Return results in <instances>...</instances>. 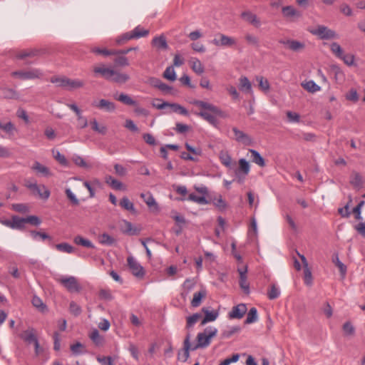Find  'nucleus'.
<instances>
[{"label":"nucleus","instance_id":"nucleus-1","mask_svg":"<svg viewBox=\"0 0 365 365\" xmlns=\"http://www.w3.org/2000/svg\"><path fill=\"white\" fill-rule=\"evenodd\" d=\"M192 104L203 109V110L197 113V115L212 125L216 126L217 124L215 115L223 116L222 110L212 103L203 101L194 100L192 101Z\"/></svg>","mask_w":365,"mask_h":365},{"label":"nucleus","instance_id":"nucleus-2","mask_svg":"<svg viewBox=\"0 0 365 365\" xmlns=\"http://www.w3.org/2000/svg\"><path fill=\"white\" fill-rule=\"evenodd\" d=\"M217 333V329L215 327H208L205 328L203 332L197 334V344L192 348V350L208 346L210 344L211 339L215 336Z\"/></svg>","mask_w":365,"mask_h":365},{"label":"nucleus","instance_id":"nucleus-3","mask_svg":"<svg viewBox=\"0 0 365 365\" xmlns=\"http://www.w3.org/2000/svg\"><path fill=\"white\" fill-rule=\"evenodd\" d=\"M24 185L33 194L44 200L48 199L50 191L44 185H38L36 180H25Z\"/></svg>","mask_w":365,"mask_h":365},{"label":"nucleus","instance_id":"nucleus-4","mask_svg":"<svg viewBox=\"0 0 365 365\" xmlns=\"http://www.w3.org/2000/svg\"><path fill=\"white\" fill-rule=\"evenodd\" d=\"M58 282L63 286L69 292H79L82 287L77 279L73 276H63L58 279Z\"/></svg>","mask_w":365,"mask_h":365},{"label":"nucleus","instance_id":"nucleus-5","mask_svg":"<svg viewBox=\"0 0 365 365\" xmlns=\"http://www.w3.org/2000/svg\"><path fill=\"white\" fill-rule=\"evenodd\" d=\"M13 77L19 78L21 80H29L40 78L43 76V73L40 69L33 68L29 71H17L11 73Z\"/></svg>","mask_w":365,"mask_h":365},{"label":"nucleus","instance_id":"nucleus-6","mask_svg":"<svg viewBox=\"0 0 365 365\" xmlns=\"http://www.w3.org/2000/svg\"><path fill=\"white\" fill-rule=\"evenodd\" d=\"M312 34L318 36L321 39H334L338 38V35L336 32L325 26H319L312 31Z\"/></svg>","mask_w":365,"mask_h":365},{"label":"nucleus","instance_id":"nucleus-7","mask_svg":"<svg viewBox=\"0 0 365 365\" xmlns=\"http://www.w3.org/2000/svg\"><path fill=\"white\" fill-rule=\"evenodd\" d=\"M219 38H214L212 43L217 46L231 47L236 45L237 41L234 38L226 36L223 34H218Z\"/></svg>","mask_w":365,"mask_h":365},{"label":"nucleus","instance_id":"nucleus-8","mask_svg":"<svg viewBox=\"0 0 365 365\" xmlns=\"http://www.w3.org/2000/svg\"><path fill=\"white\" fill-rule=\"evenodd\" d=\"M128 265L132 274L136 277H143L144 275L143 267L132 256L127 259Z\"/></svg>","mask_w":365,"mask_h":365},{"label":"nucleus","instance_id":"nucleus-9","mask_svg":"<svg viewBox=\"0 0 365 365\" xmlns=\"http://www.w3.org/2000/svg\"><path fill=\"white\" fill-rule=\"evenodd\" d=\"M365 180L363 176L357 171L353 170L349 178L350 185L356 190H360L364 187Z\"/></svg>","mask_w":365,"mask_h":365},{"label":"nucleus","instance_id":"nucleus-10","mask_svg":"<svg viewBox=\"0 0 365 365\" xmlns=\"http://www.w3.org/2000/svg\"><path fill=\"white\" fill-rule=\"evenodd\" d=\"M247 311L246 304H239L232 307L231 312H229L230 319H242Z\"/></svg>","mask_w":365,"mask_h":365},{"label":"nucleus","instance_id":"nucleus-11","mask_svg":"<svg viewBox=\"0 0 365 365\" xmlns=\"http://www.w3.org/2000/svg\"><path fill=\"white\" fill-rule=\"evenodd\" d=\"M93 72L96 76H100L101 77L109 81L113 74V69L106 67L104 64L93 68Z\"/></svg>","mask_w":365,"mask_h":365},{"label":"nucleus","instance_id":"nucleus-12","mask_svg":"<svg viewBox=\"0 0 365 365\" xmlns=\"http://www.w3.org/2000/svg\"><path fill=\"white\" fill-rule=\"evenodd\" d=\"M232 131L235 134V138L237 141L243 143L245 145H250L252 144V138L245 133L240 130L237 128L234 127Z\"/></svg>","mask_w":365,"mask_h":365},{"label":"nucleus","instance_id":"nucleus-13","mask_svg":"<svg viewBox=\"0 0 365 365\" xmlns=\"http://www.w3.org/2000/svg\"><path fill=\"white\" fill-rule=\"evenodd\" d=\"M120 230L123 234L135 235L140 233V229L133 227V224L125 220H122Z\"/></svg>","mask_w":365,"mask_h":365},{"label":"nucleus","instance_id":"nucleus-14","mask_svg":"<svg viewBox=\"0 0 365 365\" xmlns=\"http://www.w3.org/2000/svg\"><path fill=\"white\" fill-rule=\"evenodd\" d=\"M279 43L286 46L289 49L296 52L300 51L305 48L304 43L296 40H281Z\"/></svg>","mask_w":365,"mask_h":365},{"label":"nucleus","instance_id":"nucleus-15","mask_svg":"<svg viewBox=\"0 0 365 365\" xmlns=\"http://www.w3.org/2000/svg\"><path fill=\"white\" fill-rule=\"evenodd\" d=\"M190 334H187L184 340V344H183L184 347H183L182 353L178 354V359L182 360V361H186L190 356L189 351L192 350V348L190 346Z\"/></svg>","mask_w":365,"mask_h":365},{"label":"nucleus","instance_id":"nucleus-16","mask_svg":"<svg viewBox=\"0 0 365 365\" xmlns=\"http://www.w3.org/2000/svg\"><path fill=\"white\" fill-rule=\"evenodd\" d=\"M241 17L244 21L248 22L257 28L260 26V21L257 16L251 11H246L242 12L241 14Z\"/></svg>","mask_w":365,"mask_h":365},{"label":"nucleus","instance_id":"nucleus-17","mask_svg":"<svg viewBox=\"0 0 365 365\" xmlns=\"http://www.w3.org/2000/svg\"><path fill=\"white\" fill-rule=\"evenodd\" d=\"M93 106L107 112H112L115 109V103L106 99H101L98 102H94Z\"/></svg>","mask_w":365,"mask_h":365},{"label":"nucleus","instance_id":"nucleus-18","mask_svg":"<svg viewBox=\"0 0 365 365\" xmlns=\"http://www.w3.org/2000/svg\"><path fill=\"white\" fill-rule=\"evenodd\" d=\"M202 312L205 314V317L201 322V325H205L207 322H214L219 315V312L217 311H209L206 307H203L202 309Z\"/></svg>","mask_w":365,"mask_h":365},{"label":"nucleus","instance_id":"nucleus-19","mask_svg":"<svg viewBox=\"0 0 365 365\" xmlns=\"http://www.w3.org/2000/svg\"><path fill=\"white\" fill-rule=\"evenodd\" d=\"M283 16L289 19L299 18L302 16L301 13L292 6H284L282 9Z\"/></svg>","mask_w":365,"mask_h":365},{"label":"nucleus","instance_id":"nucleus-20","mask_svg":"<svg viewBox=\"0 0 365 365\" xmlns=\"http://www.w3.org/2000/svg\"><path fill=\"white\" fill-rule=\"evenodd\" d=\"M21 339L29 344L35 343L38 341L36 336V330L34 328H29L21 334Z\"/></svg>","mask_w":365,"mask_h":365},{"label":"nucleus","instance_id":"nucleus-21","mask_svg":"<svg viewBox=\"0 0 365 365\" xmlns=\"http://www.w3.org/2000/svg\"><path fill=\"white\" fill-rule=\"evenodd\" d=\"M238 271L240 273V280H239L240 286L245 294H249L250 293V285L247 280V276H246L247 268H245L244 270L238 269Z\"/></svg>","mask_w":365,"mask_h":365},{"label":"nucleus","instance_id":"nucleus-22","mask_svg":"<svg viewBox=\"0 0 365 365\" xmlns=\"http://www.w3.org/2000/svg\"><path fill=\"white\" fill-rule=\"evenodd\" d=\"M239 89L244 93H252V84L246 76H242L239 79Z\"/></svg>","mask_w":365,"mask_h":365},{"label":"nucleus","instance_id":"nucleus-23","mask_svg":"<svg viewBox=\"0 0 365 365\" xmlns=\"http://www.w3.org/2000/svg\"><path fill=\"white\" fill-rule=\"evenodd\" d=\"M114 98L126 106H137V102L133 100L129 95L124 93H121L119 95H115Z\"/></svg>","mask_w":365,"mask_h":365},{"label":"nucleus","instance_id":"nucleus-24","mask_svg":"<svg viewBox=\"0 0 365 365\" xmlns=\"http://www.w3.org/2000/svg\"><path fill=\"white\" fill-rule=\"evenodd\" d=\"M105 182L115 190H125V187L119 180L113 178L110 175H108L105 178Z\"/></svg>","mask_w":365,"mask_h":365},{"label":"nucleus","instance_id":"nucleus-25","mask_svg":"<svg viewBox=\"0 0 365 365\" xmlns=\"http://www.w3.org/2000/svg\"><path fill=\"white\" fill-rule=\"evenodd\" d=\"M130 77L128 74L120 73L113 69V74L109 81H113L117 83H125L129 80Z\"/></svg>","mask_w":365,"mask_h":365},{"label":"nucleus","instance_id":"nucleus-26","mask_svg":"<svg viewBox=\"0 0 365 365\" xmlns=\"http://www.w3.org/2000/svg\"><path fill=\"white\" fill-rule=\"evenodd\" d=\"M207 295L205 289H201L199 292H195L191 301V305L193 307H197L200 305L202 299Z\"/></svg>","mask_w":365,"mask_h":365},{"label":"nucleus","instance_id":"nucleus-27","mask_svg":"<svg viewBox=\"0 0 365 365\" xmlns=\"http://www.w3.org/2000/svg\"><path fill=\"white\" fill-rule=\"evenodd\" d=\"M191 68L192 71L198 75H201L204 73L205 68L202 63L197 58H191L190 60Z\"/></svg>","mask_w":365,"mask_h":365},{"label":"nucleus","instance_id":"nucleus-28","mask_svg":"<svg viewBox=\"0 0 365 365\" xmlns=\"http://www.w3.org/2000/svg\"><path fill=\"white\" fill-rule=\"evenodd\" d=\"M152 44L158 49L167 50L168 48L166 38L163 36L155 37L152 41Z\"/></svg>","mask_w":365,"mask_h":365},{"label":"nucleus","instance_id":"nucleus-29","mask_svg":"<svg viewBox=\"0 0 365 365\" xmlns=\"http://www.w3.org/2000/svg\"><path fill=\"white\" fill-rule=\"evenodd\" d=\"M91 340L97 346H101L104 344V338L100 335L99 331L95 329L89 334Z\"/></svg>","mask_w":365,"mask_h":365},{"label":"nucleus","instance_id":"nucleus-30","mask_svg":"<svg viewBox=\"0 0 365 365\" xmlns=\"http://www.w3.org/2000/svg\"><path fill=\"white\" fill-rule=\"evenodd\" d=\"M133 39H138L142 37H145L149 34V31L145 29L140 26H137L133 30L130 31Z\"/></svg>","mask_w":365,"mask_h":365},{"label":"nucleus","instance_id":"nucleus-31","mask_svg":"<svg viewBox=\"0 0 365 365\" xmlns=\"http://www.w3.org/2000/svg\"><path fill=\"white\" fill-rule=\"evenodd\" d=\"M119 205L122 208L125 210L130 211L131 213L136 214V210L134 207V205L127 197H123L120 201Z\"/></svg>","mask_w":365,"mask_h":365},{"label":"nucleus","instance_id":"nucleus-32","mask_svg":"<svg viewBox=\"0 0 365 365\" xmlns=\"http://www.w3.org/2000/svg\"><path fill=\"white\" fill-rule=\"evenodd\" d=\"M256 81L259 83V88L264 93H267L270 90V85L267 78L263 76H259L256 77Z\"/></svg>","mask_w":365,"mask_h":365},{"label":"nucleus","instance_id":"nucleus-33","mask_svg":"<svg viewBox=\"0 0 365 365\" xmlns=\"http://www.w3.org/2000/svg\"><path fill=\"white\" fill-rule=\"evenodd\" d=\"M73 242L78 245H81L88 248H95L94 245L88 239H86L80 235H77L74 237Z\"/></svg>","mask_w":365,"mask_h":365},{"label":"nucleus","instance_id":"nucleus-34","mask_svg":"<svg viewBox=\"0 0 365 365\" xmlns=\"http://www.w3.org/2000/svg\"><path fill=\"white\" fill-rule=\"evenodd\" d=\"M32 169L42 174L43 176L47 177L51 175V173L50 172L49 169L47 167L41 165L39 162L36 161L32 166Z\"/></svg>","mask_w":365,"mask_h":365},{"label":"nucleus","instance_id":"nucleus-35","mask_svg":"<svg viewBox=\"0 0 365 365\" xmlns=\"http://www.w3.org/2000/svg\"><path fill=\"white\" fill-rule=\"evenodd\" d=\"M302 86L310 93H315L321 90V87L314 81H309L302 83Z\"/></svg>","mask_w":365,"mask_h":365},{"label":"nucleus","instance_id":"nucleus-36","mask_svg":"<svg viewBox=\"0 0 365 365\" xmlns=\"http://www.w3.org/2000/svg\"><path fill=\"white\" fill-rule=\"evenodd\" d=\"M250 152L251 153L252 162L259 165L260 167H264L265 165L264 160L259 153V152L253 149H250Z\"/></svg>","mask_w":365,"mask_h":365},{"label":"nucleus","instance_id":"nucleus-37","mask_svg":"<svg viewBox=\"0 0 365 365\" xmlns=\"http://www.w3.org/2000/svg\"><path fill=\"white\" fill-rule=\"evenodd\" d=\"M299 257L301 258L302 263L304 264L305 269H304V280L305 283L307 284H310L312 282V273L310 270L308 269V263L306 259V257L304 255H299L298 253Z\"/></svg>","mask_w":365,"mask_h":365},{"label":"nucleus","instance_id":"nucleus-38","mask_svg":"<svg viewBox=\"0 0 365 365\" xmlns=\"http://www.w3.org/2000/svg\"><path fill=\"white\" fill-rule=\"evenodd\" d=\"M56 249L61 252L68 254L73 253L74 252V247L67 242L59 243L55 245Z\"/></svg>","mask_w":365,"mask_h":365},{"label":"nucleus","instance_id":"nucleus-39","mask_svg":"<svg viewBox=\"0 0 365 365\" xmlns=\"http://www.w3.org/2000/svg\"><path fill=\"white\" fill-rule=\"evenodd\" d=\"M257 310L255 307H252L247 313L245 324H250L257 321Z\"/></svg>","mask_w":365,"mask_h":365},{"label":"nucleus","instance_id":"nucleus-40","mask_svg":"<svg viewBox=\"0 0 365 365\" xmlns=\"http://www.w3.org/2000/svg\"><path fill=\"white\" fill-rule=\"evenodd\" d=\"M168 107L170 108L175 113H178L186 116L189 115L187 110L178 103H169Z\"/></svg>","mask_w":365,"mask_h":365},{"label":"nucleus","instance_id":"nucleus-41","mask_svg":"<svg viewBox=\"0 0 365 365\" xmlns=\"http://www.w3.org/2000/svg\"><path fill=\"white\" fill-rule=\"evenodd\" d=\"M50 81L51 83L56 84L57 86L62 88L68 87V78L66 77L53 76Z\"/></svg>","mask_w":365,"mask_h":365},{"label":"nucleus","instance_id":"nucleus-42","mask_svg":"<svg viewBox=\"0 0 365 365\" xmlns=\"http://www.w3.org/2000/svg\"><path fill=\"white\" fill-rule=\"evenodd\" d=\"M38 52L39 51L36 49L21 51L16 54V58L19 59H23L26 57L36 56L38 54Z\"/></svg>","mask_w":365,"mask_h":365},{"label":"nucleus","instance_id":"nucleus-43","mask_svg":"<svg viewBox=\"0 0 365 365\" xmlns=\"http://www.w3.org/2000/svg\"><path fill=\"white\" fill-rule=\"evenodd\" d=\"M12 225V229L22 230L25 226V219L18 216H13Z\"/></svg>","mask_w":365,"mask_h":365},{"label":"nucleus","instance_id":"nucleus-44","mask_svg":"<svg viewBox=\"0 0 365 365\" xmlns=\"http://www.w3.org/2000/svg\"><path fill=\"white\" fill-rule=\"evenodd\" d=\"M220 160L221 163L227 168H231L232 166V158L227 153V152L221 151L220 153Z\"/></svg>","mask_w":365,"mask_h":365},{"label":"nucleus","instance_id":"nucleus-45","mask_svg":"<svg viewBox=\"0 0 365 365\" xmlns=\"http://www.w3.org/2000/svg\"><path fill=\"white\" fill-rule=\"evenodd\" d=\"M333 262L339 268L341 277L344 278L346 274L347 268L346 266L339 260L338 255H336L335 257L333 258Z\"/></svg>","mask_w":365,"mask_h":365},{"label":"nucleus","instance_id":"nucleus-46","mask_svg":"<svg viewBox=\"0 0 365 365\" xmlns=\"http://www.w3.org/2000/svg\"><path fill=\"white\" fill-rule=\"evenodd\" d=\"M187 200L195 202L200 205H207L208 201L204 196H197L195 193H190L187 197Z\"/></svg>","mask_w":365,"mask_h":365},{"label":"nucleus","instance_id":"nucleus-47","mask_svg":"<svg viewBox=\"0 0 365 365\" xmlns=\"http://www.w3.org/2000/svg\"><path fill=\"white\" fill-rule=\"evenodd\" d=\"M132 39H133V38L131 34V32L128 31L118 36L115 39V43L118 45H123Z\"/></svg>","mask_w":365,"mask_h":365},{"label":"nucleus","instance_id":"nucleus-48","mask_svg":"<svg viewBox=\"0 0 365 365\" xmlns=\"http://www.w3.org/2000/svg\"><path fill=\"white\" fill-rule=\"evenodd\" d=\"M342 329L346 336H353L355 334V328L350 322H345Z\"/></svg>","mask_w":365,"mask_h":365},{"label":"nucleus","instance_id":"nucleus-49","mask_svg":"<svg viewBox=\"0 0 365 365\" xmlns=\"http://www.w3.org/2000/svg\"><path fill=\"white\" fill-rule=\"evenodd\" d=\"M280 296V290L275 285L272 284L270 286L269 289L267 292V297L269 299L273 300L277 298H278Z\"/></svg>","mask_w":365,"mask_h":365},{"label":"nucleus","instance_id":"nucleus-50","mask_svg":"<svg viewBox=\"0 0 365 365\" xmlns=\"http://www.w3.org/2000/svg\"><path fill=\"white\" fill-rule=\"evenodd\" d=\"M240 168L237 171H240V173H242L245 176L248 175L250 172V165L249 163L244 158H242L239 160Z\"/></svg>","mask_w":365,"mask_h":365},{"label":"nucleus","instance_id":"nucleus-51","mask_svg":"<svg viewBox=\"0 0 365 365\" xmlns=\"http://www.w3.org/2000/svg\"><path fill=\"white\" fill-rule=\"evenodd\" d=\"M163 77L169 81H174L176 80V73L173 66H168L163 73Z\"/></svg>","mask_w":365,"mask_h":365},{"label":"nucleus","instance_id":"nucleus-52","mask_svg":"<svg viewBox=\"0 0 365 365\" xmlns=\"http://www.w3.org/2000/svg\"><path fill=\"white\" fill-rule=\"evenodd\" d=\"M140 197L143 199L144 202L147 204L148 207H157V203L154 197L150 193H142L140 195Z\"/></svg>","mask_w":365,"mask_h":365},{"label":"nucleus","instance_id":"nucleus-53","mask_svg":"<svg viewBox=\"0 0 365 365\" xmlns=\"http://www.w3.org/2000/svg\"><path fill=\"white\" fill-rule=\"evenodd\" d=\"M69 312L73 316L78 317L81 314L82 309L75 302L72 301L70 302V304H69Z\"/></svg>","mask_w":365,"mask_h":365},{"label":"nucleus","instance_id":"nucleus-54","mask_svg":"<svg viewBox=\"0 0 365 365\" xmlns=\"http://www.w3.org/2000/svg\"><path fill=\"white\" fill-rule=\"evenodd\" d=\"M100 243L106 245H112L115 243V240L113 237L107 233H103L100 236Z\"/></svg>","mask_w":365,"mask_h":365},{"label":"nucleus","instance_id":"nucleus-55","mask_svg":"<svg viewBox=\"0 0 365 365\" xmlns=\"http://www.w3.org/2000/svg\"><path fill=\"white\" fill-rule=\"evenodd\" d=\"M201 317L202 315L200 313H195L187 317L186 328L189 329L192 327L199 320V319L201 318Z\"/></svg>","mask_w":365,"mask_h":365},{"label":"nucleus","instance_id":"nucleus-56","mask_svg":"<svg viewBox=\"0 0 365 365\" xmlns=\"http://www.w3.org/2000/svg\"><path fill=\"white\" fill-rule=\"evenodd\" d=\"M331 52L338 58L342 57L344 51L340 45L336 42H333L330 45Z\"/></svg>","mask_w":365,"mask_h":365},{"label":"nucleus","instance_id":"nucleus-57","mask_svg":"<svg viewBox=\"0 0 365 365\" xmlns=\"http://www.w3.org/2000/svg\"><path fill=\"white\" fill-rule=\"evenodd\" d=\"M245 38L249 45L255 47L259 46V38L256 36L251 34H246Z\"/></svg>","mask_w":365,"mask_h":365},{"label":"nucleus","instance_id":"nucleus-58","mask_svg":"<svg viewBox=\"0 0 365 365\" xmlns=\"http://www.w3.org/2000/svg\"><path fill=\"white\" fill-rule=\"evenodd\" d=\"M32 304L39 309L41 312H43L44 310L46 309V304L43 302V301L41 300V298H39L37 296H34L32 299Z\"/></svg>","mask_w":365,"mask_h":365},{"label":"nucleus","instance_id":"nucleus-59","mask_svg":"<svg viewBox=\"0 0 365 365\" xmlns=\"http://www.w3.org/2000/svg\"><path fill=\"white\" fill-rule=\"evenodd\" d=\"M91 125L92 126V129L96 132H98V133H101L102 135H104L106 134V130H107V128L106 126L104 125H102V126H99L97 120L96 119H94L93 120H92L91 122Z\"/></svg>","mask_w":365,"mask_h":365},{"label":"nucleus","instance_id":"nucleus-60","mask_svg":"<svg viewBox=\"0 0 365 365\" xmlns=\"http://www.w3.org/2000/svg\"><path fill=\"white\" fill-rule=\"evenodd\" d=\"M12 209L16 212L20 213H26L29 211V207L27 205L24 203H16L12 205Z\"/></svg>","mask_w":365,"mask_h":365},{"label":"nucleus","instance_id":"nucleus-61","mask_svg":"<svg viewBox=\"0 0 365 365\" xmlns=\"http://www.w3.org/2000/svg\"><path fill=\"white\" fill-rule=\"evenodd\" d=\"M0 128L9 134H13L14 132L16 131V127L11 121L5 124L1 123Z\"/></svg>","mask_w":365,"mask_h":365},{"label":"nucleus","instance_id":"nucleus-62","mask_svg":"<svg viewBox=\"0 0 365 365\" xmlns=\"http://www.w3.org/2000/svg\"><path fill=\"white\" fill-rule=\"evenodd\" d=\"M364 204H365L364 201H363V200L361 201L352 210L353 213L355 215V218L357 220H362V217L361 215V210L362 207L364 205Z\"/></svg>","mask_w":365,"mask_h":365},{"label":"nucleus","instance_id":"nucleus-63","mask_svg":"<svg viewBox=\"0 0 365 365\" xmlns=\"http://www.w3.org/2000/svg\"><path fill=\"white\" fill-rule=\"evenodd\" d=\"M65 193L68 199L71 202L73 205H78L79 204L78 199L76 197L70 188H66Z\"/></svg>","mask_w":365,"mask_h":365},{"label":"nucleus","instance_id":"nucleus-64","mask_svg":"<svg viewBox=\"0 0 365 365\" xmlns=\"http://www.w3.org/2000/svg\"><path fill=\"white\" fill-rule=\"evenodd\" d=\"M97 361L102 365H115L111 356H98Z\"/></svg>","mask_w":365,"mask_h":365}]
</instances>
